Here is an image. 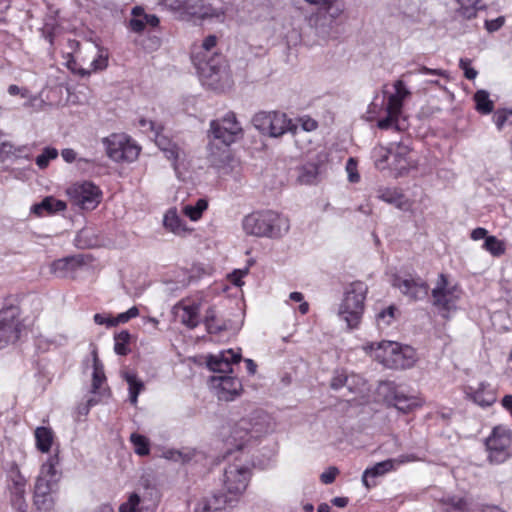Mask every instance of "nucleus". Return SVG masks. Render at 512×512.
<instances>
[{
	"mask_svg": "<svg viewBox=\"0 0 512 512\" xmlns=\"http://www.w3.org/2000/svg\"><path fill=\"white\" fill-rule=\"evenodd\" d=\"M318 174V168L316 165H305L303 166L298 179L301 183L311 184L316 180Z\"/></svg>",
	"mask_w": 512,
	"mask_h": 512,
	"instance_id": "37998d69",
	"label": "nucleus"
},
{
	"mask_svg": "<svg viewBox=\"0 0 512 512\" xmlns=\"http://www.w3.org/2000/svg\"><path fill=\"white\" fill-rule=\"evenodd\" d=\"M217 37L215 35L207 36L202 43V49L204 50L203 57L208 56V53L216 46Z\"/></svg>",
	"mask_w": 512,
	"mask_h": 512,
	"instance_id": "bf43d9fd",
	"label": "nucleus"
},
{
	"mask_svg": "<svg viewBox=\"0 0 512 512\" xmlns=\"http://www.w3.org/2000/svg\"><path fill=\"white\" fill-rule=\"evenodd\" d=\"M58 463L57 455L50 456L42 464L40 473L36 478L33 502L40 512H51L54 508L55 500L52 494L56 492L61 478V474L56 470Z\"/></svg>",
	"mask_w": 512,
	"mask_h": 512,
	"instance_id": "f257e3e1",
	"label": "nucleus"
},
{
	"mask_svg": "<svg viewBox=\"0 0 512 512\" xmlns=\"http://www.w3.org/2000/svg\"><path fill=\"white\" fill-rule=\"evenodd\" d=\"M0 152L5 154H12L15 157L30 158V148L28 146L14 147L12 144L3 142L0 144Z\"/></svg>",
	"mask_w": 512,
	"mask_h": 512,
	"instance_id": "a19ab883",
	"label": "nucleus"
},
{
	"mask_svg": "<svg viewBox=\"0 0 512 512\" xmlns=\"http://www.w3.org/2000/svg\"><path fill=\"white\" fill-rule=\"evenodd\" d=\"M397 118L398 116L390 115L389 113H387V116L383 119H380L377 125L380 129H389L395 125V128L397 129V125L395 124Z\"/></svg>",
	"mask_w": 512,
	"mask_h": 512,
	"instance_id": "13d9d810",
	"label": "nucleus"
},
{
	"mask_svg": "<svg viewBox=\"0 0 512 512\" xmlns=\"http://www.w3.org/2000/svg\"><path fill=\"white\" fill-rule=\"evenodd\" d=\"M248 273V269L244 270H234L230 275L231 282L236 286H241L243 284L242 277Z\"/></svg>",
	"mask_w": 512,
	"mask_h": 512,
	"instance_id": "774afa93",
	"label": "nucleus"
},
{
	"mask_svg": "<svg viewBox=\"0 0 512 512\" xmlns=\"http://www.w3.org/2000/svg\"><path fill=\"white\" fill-rule=\"evenodd\" d=\"M123 378L129 386V400L131 404L135 405L138 401V396L144 389V383L138 379L137 375L130 371L123 372Z\"/></svg>",
	"mask_w": 512,
	"mask_h": 512,
	"instance_id": "c85d7f7f",
	"label": "nucleus"
},
{
	"mask_svg": "<svg viewBox=\"0 0 512 512\" xmlns=\"http://www.w3.org/2000/svg\"><path fill=\"white\" fill-rule=\"evenodd\" d=\"M68 68L75 74L80 75L81 77H87L91 74V70H87L81 67H78L76 61L72 60L68 62Z\"/></svg>",
	"mask_w": 512,
	"mask_h": 512,
	"instance_id": "338daca9",
	"label": "nucleus"
},
{
	"mask_svg": "<svg viewBox=\"0 0 512 512\" xmlns=\"http://www.w3.org/2000/svg\"><path fill=\"white\" fill-rule=\"evenodd\" d=\"M457 2L458 14L467 20L475 18L479 10L486 9V4L482 0H457Z\"/></svg>",
	"mask_w": 512,
	"mask_h": 512,
	"instance_id": "393cba45",
	"label": "nucleus"
},
{
	"mask_svg": "<svg viewBox=\"0 0 512 512\" xmlns=\"http://www.w3.org/2000/svg\"><path fill=\"white\" fill-rule=\"evenodd\" d=\"M394 88L395 93H393L392 95L397 96L402 100H404V98L410 94L402 80H397L394 83Z\"/></svg>",
	"mask_w": 512,
	"mask_h": 512,
	"instance_id": "e2e57ef3",
	"label": "nucleus"
},
{
	"mask_svg": "<svg viewBox=\"0 0 512 512\" xmlns=\"http://www.w3.org/2000/svg\"><path fill=\"white\" fill-rule=\"evenodd\" d=\"M26 485L16 483V485H9L10 500L12 506L19 512L27 511V502L25 500Z\"/></svg>",
	"mask_w": 512,
	"mask_h": 512,
	"instance_id": "a878e982",
	"label": "nucleus"
},
{
	"mask_svg": "<svg viewBox=\"0 0 512 512\" xmlns=\"http://www.w3.org/2000/svg\"><path fill=\"white\" fill-rule=\"evenodd\" d=\"M252 123L258 131L270 137H279L286 132L295 134L298 129L296 123L278 111H260L253 116Z\"/></svg>",
	"mask_w": 512,
	"mask_h": 512,
	"instance_id": "0eeeda50",
	"label": "nucleus"
},
{
	"mask_svg": "<svg viewBox=\"0 0 512 512\" xmlns=\"http://www.w3.org/2000/svg\"><path fill=\"white\" fill-rule=\"evenodd\" d=\"M461 290L457 285H450L448 276L441 273L435 287L431 291V303L442 316L446 317L450 311L457 307Z\"/></svg>",
	"mask_w": 512,
	"mask_h": 512,
	"instance_id": "1a4fd4ad",
	"label": "nucleus"
},
{
	"mask_svg": "<svg viewBox=\"0 0 512 512\" xmlns=\"http://www.w3.org/2000/svg\"><path fill=\"white\" fill-rule=\"evenodd\" d=\"M470 64L471 61L467 58H461L459 61V66L464 71L465 77L469 80H474L478 73Z\"/></svg>",
	"mask_w": 512,
	"mask_h": 512,
	"instance_id": "603ef678",
	"label": "nucleus"
},
{
	"mask_svg": "<svg viewBox=\"0 0 512 512\" xmlns=\"http://www.w3.org/2000/svg\"><path fill=\"white\" fill-rule=\"evenodd\" d=\"M396 311H397V308L394 305H391L388 308L379 312L376 317L378 325H380L381 322H383L385 325H390L392 320L395 318Z\"/></svg>",
	"mask_w": 512,
	"mask_h": 512,
	"instance_id": "09e8293b",
	"label": "nucleus"
},
{
	"mask_svg": "<svg viewBox=\"0 0 512 512\" xmlns=\"http://www.w3.org/2000/svg\"><path fill=\"white\" fill-rule=\"evenodd\" d=\"M210 382L216 390L219 400L231 401L239 395L242 384L236 377L230 375L212 376Z\"/></svg>",
	"mask_w": 512,
	"mask_h": 512,
	"instance_id": "6ab92c4d",
	"label": "nucleus"
},
{
	"mask_svg": "<svg viewBox=\"0 0 512 512\" xmlns=\"http://www.w3.org/2000/svg\"><path fill=\"white\" fill-rule=\"evenodd\" d=\"M133 18L129 21V28L135 33H141L145 29V20L143 19V8L136 6L132 9Z\"/></svg>",
	"mask_w": 512,
	"mask_h": 512,
	"instance_id": "ea45409f",
	"label": "nucleus"
},
{
	"mask_svg": "<svg viewBox=\"0 0 512 512\" xmlns=\"http://www.w3.org/2000/svg\"><path fill=\"white\" fill-rule=\"evenodd\" d=\"M246 234L256 237H281L289 230V222L273 211L254 212L242 222Z\"/></svg>",
	"mask_w": 512,
	"mask_h": 512,
	"instance_id": "f03ea898",
	"label": "nucleus"
},
{
	"mask_svg": "<svg viewBox=\"0 0 512 512\" xmlns=\"http://www.w3.org/2000/svg\"><path fill=\"white\" fill-rule=\"evenodd\" d=\"M131 334L127 330H122L114 335V351L116 354L125 356L130 352L129 344Z\"/></svg>",
	"mask_w": 512,
	"mask_h": 512,
	"instance_id": "72a5a7b5",
	"label": "nucleus"
},
{
	"mask_svg": "<svg viewBox=\"0 0 512 512\" xmlns=\"http://www.w3.org/2000/svg\"><path fill=\"white\" fill-rule=\"evenodd\" d=\"M488 460L491 464H502L512 455V441L506 432L495 428L486 440Z\"/></svg>",
	"mask_w": 512,
	"mask_h": 512,
	"instance_id": "4468645a",
	"label": "nucleus"
},
{
	"mask_svg": "<svg viewBox=\"0 0 512 512\" xmlns=\"http://www.w3.org/2000/svg\"><path fill=\"white\" fill-rule=\"evenodd\" d=\"M270 429V418L262 410H255L240 419L231 432V439L237 449H242L251 439H256Z\"/></svg>",
	"mask_w": 512,
	"mask_h": 512,
	"instance_id": "39448f33",
	"label": "nucleus"
},
{
	"mask_svg": "<svg viewBox=\"0 0 512 512\" xmlns=\"http://www.w3.org/2000/svg\"><path fill=\"white\" fill-rule=\"evenodd\" d=\"M130 441L134 445L136 454L140 456H146L150 453V445L147 437L138 433H132L130 436Z\"/></svg>",
	"mask_w": 512,
	"mask_h": 512,
	"instance_id": "4c0bfd02",
	"label": "nucleus"
},
{
	"mask_svg": "<svg viewBox=\"0 0 512 512\" xmlns=\"http://www.w3.org/2000/svg\"><path fill=\"white\" fill-rule=\"evenodd\" d=\"M92 356H93V373H92L91 392L97 393L98 390L101 388L102 384L105 382L106 376L104 373V366L98 358L96 348L93 349Z\"/></svg>",
	"mask_w": 512,
	"mask_h": 512,
	"instance_id": "cd10ccee",
	"label": "nucleus"
},
{
	"mask_svg": "<svg viewBox=\"0 0 512 512\" xmlns=\"http://www.w3.org/2000/svg\"><path fill=\"white\" fill-rule=\"evenodd\" d=\"M483 248L494 257H500L505 253L504 242L492 235L486 237Z\"/></svg>",
	"mask_w": 512,
	"mask_h": 512,
	"instance_id": "e433bc0d",
	"label": "nucleus"
},
{
	"mask_svg": "<svg viewBox=\"0 0 512 512\" xmlns=\"http://www.w3.org/2000/svg\"><path fill=\"white\" fill-rule=\"evenodd\" d=\"M107 156L115 162H133L141 148L124 134H111L103 139Z\"/></svg>",
	"mask_w": 512,
	"mask_h": 512,
	"instance_id": "9d476101",
	"label": "nucleus"
},
{
	"mask_svg": "<svg viewBox=\"0 0 512 512\" xmlns=\"http://www.w3.org/2000/svg\"><path fill=\"white\" fill-rule=\"evenodd\" d=\"M76 265L77 262L73 257L58 259L51 264V272L57 277L64 278L74 270Z\"/></svg>",
	"mask_w": 512,
	"mask_h": 512,
	"instance_id": "7c9ffc66",
	"label": "nucleus"
},
{
	"mask_svg": "<svg viewBox=\"0 0 512 512\" xmlns=\"http://www.w3.org/2000/svg\"><path fill=\"white\" fill-rule=\"evenodd\" d=\"M163 225L168 231L178 236L185 235L191 231L177 214L176 209H170L166 212L163 219Z\"/></svg>",
	"mask_w": 512,
	"mask_h": 512,
	"instance_id": "b1692460",
	"label": "nucleus"
},
{
	"mask_svg": "<svg viewBox=\"0 0 512 512\" xmlns=\"http://www.w3.org/2000/svg\"><path fill=\"white\" fill-rule=\"evenodd\" d=\"M241 361V354L232 349L222 351L218 355H209L207 357V367L213 371L226 375L232 372V364Z\"/></svg>",
	"mask_w": 512,
	"mask_h": 512,
	"instance_id": "aec40b11",
	"label": "nucleus"
},
{
	"mask_svg": "<svg viewBox=\"0 0 512 512\" xmlns=\"http://www.w3.org/2000/svg\"><path fill=\"white\" fill-rule=\"evenodd\" d=\"M376 358L387 368L407 369L415 362V352L410 346L383 341L377 344Z\"/></svg>",
	"mask_w": 512,
	"mask_h": 512,
	"instance_id": "423d86ee",
	"label": "nucleus"
},
{
	"mask_svg": "<svg viewBox=\"0 0 512 512\" xmlns=\"http://www.w3.org/2000/svg\"><path fill=\"white\" fill-rule=\"evenodd\" d=\"M392 402L393 406L403 413H408L419 406L418 400L415 397L407 396L400 392L393 393Z\"/></svg>",
	"mask_w": 512,
	"mask_h": 512,
	"instance_id": "c756f323",
	"label": "nucleus"
},
{
	"mask_svg": "<svg viewBox=\"0 0 512 512\" xmlns=\"http://www.w3.org/2000/svg\"><path fill=\"white\" fill-rule=\"evenodd\" d=\"M237 502L235 496L223 490L203 498L197 504L194 512H229Z\"/></svg>",
	"mask_w": 512,
	"mask_h": 512,
	"instance_id": "f3484780",
	"label": "nucleus"
},
{
	"mask_svg": "<svg viewBox=\"0 0 512 512\" xmlns=\"http://www.w3.org/2000/svg\"><path fill=\"white\" fill-rule=\"evenodd\" d=\"M402 106L403 100L399 97L392 94L388 97L386 110L390 115L398 116L401 112Z\"/></svg>",
	"mask_w": 512,
	"mask_h": 512,
	"instance_id": "de8ad7c7",
	"label": "nucleus"
},
{
	"mask_svg": "<svg viewBox=\"0 0 512 512\" xmlns=\"http://www.w3.org/2000/svg\"><path fill=\"white\" fill-rule=\"evenodd\" d=\"M349 377L344 371H336L331 379L330 387L333 390H338L344 386H347L349 390H351L350 385L348 384Z\"/></svg>",
	"mask_w": 512,
	"mask_h": 512,
	"instance_id": "a18cd8bd",
	"label": "nucleus"
},
{
	"mask_svg": "<svg viewBox=\"0 0 512 512\" xmlns=\"http://www.w3.org/2000/svg\"><path fill=\"white\" fill-rule=\"evenodd\" d=\"M416 457L412 454L401 455L397 458L387 459L374 464L372 467L367 468L362 475V482L367 488L374 487L376 485L375 479L381 477L386 473L396 470L400 465L415 461Z\"/></svg>",
	"mask_w": 512,
	"mask_h": 512,
	"instance_id": "2eb2a0df",
	"label": "nucleus"
},
{
	"mask_svg": "<svg viewBox=\"0 0 512 512\" xmlns=\"http://www.w3.org/2000/svg\"><path fill=\"white\" fill-rule=\"evenodd\" d=\"M377 198L380 200L395 205L397 208H403L404 195L396 188L379 187L376 190Z\"/></svg>",
	"mask_w": 512,
	"mask_h": 512,
	"instance_id": "bb28decb",
	"label": "nucleus"
},
{
	"mask_svg": "<svg viewBox=\"0 0 512 512\" xmlns=\"http://www.w3.org/2000/svg\"><path fill=\"white\" fill-rule=\"evenodd\" d=\"M346 170L348 172V179L352 183L359 181L360 176L356 171V161L353 158H349L346 164Z\"/></svg>",
	"mask_w": 512,
	"mask_h": 512,
	"instance_id": "6e6d98bb",
	"label": "nucleus"
},
{
	"mask_svg": "<svg viewBox=\"0 0 512 512\" xmlns=\"http://www.w3.org/2000/svg\"><path fill=\"white\" fill-rule=\"evenodd\" d=\"M391 153V146L389 148L379 147L374 150V155L376 157L375 165L378 169L383 170L387 167H391Z\"/></svg>",
	"mask_w": 512,
	"mask_h": 512,
	"instance_id": "58836bf2",
	"label": "nucleus"
},
{
	"mask_svg": "<svg viewBox=\"0 0 512 512\" xmlns=\"http://www.w3.org/2000/svg\"><path fill=\"white\" fill-rule=\"evenodd\" d=\"M67 195L82 210L95 209L101 200L100 189L88 181L73 184L67 189Z\"/></svg>",
	"mask_w": 512,
	"mask_h": 512,
	"instance_id": "9b49d317",
	"label": "nucleus"
},
{
	"mask_svg": "<svg viewBox=\"0 0 512 512\" xmlns=\"http://www.w3.org/2000/svg\"><path fill=\"white\" fill-rule=\"evenodd\" d=\"M197 69L202 84L212 90L222 92L233 84L228 63L222 54L204 56V60L198 64Z\"/></svg>",
	"mask_w": 512,
	"mask_h": 512,
	"instance_id": "7ed1b4c3",
	"label": "nucleus"
},
{
	"mask_svg": "<svg viewBox=\"0 0 512 512\" xmlns=\"http://www.w3.org/2000/svg\"><path fill=\"white\" fill-rule=\"evenodd\" d=\"M199 304L186 305L182 309L181 322L190 329L195 328L199 321Z\"/></svg>",
	"mask_w": 512,
	"mask_h": 512,
	"instance_id": "473e14b6",
	"label": "nucleus"
},
{
	"mask_svg": "<svg viewBox=\"0 0 512 512\" xmlns=\"http://www.w3.org/2000/svg\"><path fill=\"white\" fill-rule=\"evenodd\" d=\"M179 152H180V148L176 144L173 145L172 147L168 148L167 150L163 151L166 158L173 162V166L175 169H176V162L179 158Z\"/></svg>",
	"mask_w": 512,
	"mask_h": 512,
	"instance_id": "680f3d73",
	"label": "nucleus"
},
{
	"mask_svg": "<svg viewBox=\"0 0 512 512\" xmlns=\"http://www.w3.org/2000/svg\"><path fill=\"white\" fill-rule=\"evenodd\" d=\"M57 156V149L46 147L44 148L43 152L36 157L35 162L40 169H45L49 165V162L57 158Z\"/></svg>",
	"mask_w": 512,
	"mask_h": 512,
	"instance_id": "79ce46f5",
	"label": "nucleus"
},
{
	"mask_svg": "<svg viewBox=\"0 0 512 512\" xmlns=\"http://www.w3.org/2000/svg\"><path fill=\"white\" fill-rule=\"evenodd\" d=\"M140 504V497L137 493H132L127 502L122 503L119 507V512H140L138 506Z\"/></svg>",
	"mask_w": 512,
	"mask_h": 512,
	"instance_id": "49530a36",
	"label": "nucleus"
},
{
	"mask_svg": "<svg viewBox=\"0 0 512 512\" xmlns=\"http://www.w3.org/2000/svg\"><path fill=\"white\" fill-rule=\"evenodd\" d=\"M469 390L467 396L481 407H488L496 401V395L488 384L481 383L476 390L472 391L471 387Z\"/></svg>",
	"mask_w": 512,
	"mask_h": 512,
	"instance_id": "4be33fe9",
	"label": "nucleus"
},
{
	"mask_svg": "<svg viewBox=\"0 0 512 512\" xmlns=\"http://www.w3.org/2000/svg\"><path fill=\"white\" fill-rule=\"evenodd\" d=\"M210 129L213 137L226 146L243 136V129L234 112H228L221 120L211 121Z\"/></svg>",
	"mask_w": 512,
	"mask_h": 512,
	"instance_id": "f8f14e48",
	"label": "nucleus"
},
{
	"mask_svg": "<svg viewBox=\"0 0 512 512\" xmlns=\"http://www.w3.org/2000/svg\"><path fill=\"white\" fill-rule=\"evenodd\" d=\"M476 109L482 114H489L493 111L494 104L489 99V93L485 90H479L474 94Z\"/></svg>",
	"mask_w": 512,
	"mask_h": 512,
	"instance_id": "f704fd0d",
	"label": "nucleus"
},
{
	"mask_svg": "<svg viewBox=\"0 0 512 512\" xmlns=\"http://www.w3.org/2000/svg\"><path fill=\"white\" fill-rule=\"evenodd\" d=\"M20 309L9 298L0 303V349L16 342L21 333Z\"/></svg>",
	"mask_w": 512,
	"mask_h": 512,
	"instance_id": "6e6552de",
	"label": "nucleus"
},
{
	"mask_svg": "<svg viewBox=\"0 0 512 512\" xmlns=\"http://www.w3.org/2000/svg\"><path fill=\"white\" fill-rule=\"evenodd\" d=\"M505 23V17L499 16L493 20H485V28L488 32H496L498 31Z\"/></svg>",
	"mask_w": 512,
	"mask_h": 512,
	"instance_id": "4d7b16f0",
	"label": "nucleus"
},
{
	"mask_svg": "<svg viewBox=\"0 0 512 512\" xmlns=\"http://www.w3.org/2000/svg\"><path fill=\"white\" fill-rule=\"evenodd\" d=\"M9 478L11 480L10 485H16V483H22V485H26V479L21 474L20 469L16 463H12L9 469Z\"/></svg>",
	"mask_w": 512,
	"mask_h": 512,
	"instance_id": "8fccbe9b",
	"label": "nucleus"
},
{
	"mask_svg": "<svg viewBox=\"0 0 512 512\" xmlns=\"http://www.w3.org/2000/svg\"><path fill=\"white\" fill-rule=\"evenodd\" d=\"M250 475L251 471L248 467L236 463L230 464L224 470L223 490L239 500L248 485Z\"/></svg>",
	"mask_w": 512,
	"mask_h": 512,
	"instance_id": "ddd939ff",
	"label": "nucleus"
},
{
	"mask_svg": "<svg viewBox=\"0 0 512 512\" xmlns=\"http://www.w3.org/2000/svg\"><path fill=\"white\" fill-rule=\"evenodd\" d=\"M172 7L200 19L220 18L224 15L223 11L205 4L203 0H174Z\"/></svg>",
	"mask_w": 512,
	"mask_h": 512,
	"instance_id": "a211bd4d",
	"label": "nucleus"
},
{
	"mask_svg": "<svg viewBox=\"0 0 512 512\" xmlns=\"http://www.w3.org/2000/svg\"><path fill=\"white\" fill-rule=\"evenodd\" d=\"M208 208V201L204 198L197 200L195 205H186L183 207V213L192 221H197L201 218L203 212Z\"/></svg>",
	"mask_w": 512,
	"mask_h": 512,
	"instance_id": "c9c22d12",
	"label": "nucleus"
},
{
	"mask_svg": "<svg viewBox=\"0 0 512 512\" xmlns=\"http://www.w3.org/2000/svg\"><path fill=\"white\" fill-rule=\"evenodd\" d=\"M162 130H157L154 133L155 143L161 151L167 150L168 148L175 145L167 136L163 135Z\"/></svg>",
	"mask_w": 512,
	"mask_h": 512,
	"instance_id": "3c124183",
	"label": "nucleus"
},
{
	"mask_svg": "<svg viewBox=\"0 0 512 512\" xmlns=\"http://www.w3.org/2000/svg\"><path fill=\"white\" fill-rule=\"evenodd\" d=\"M36 446L41 452H48L53 442V432L47 427H38L35 430Z\"/></svg>",
	"mask_w": 512,
	"mask_h": 512,
	"instance_id": "2f4dec72",
	"label": "nucleus"
},
{
	"mask_svg": "<svg viewBox=\"0 0 512 512\" xmlns=\"http://www.w3.org/2000/svg\"><path fill=\"white\" fill-rule=\"evenodd\" d=\"M368 286L362 281L351 283L344 292V298L339 306L338 315L345 321L349 329L357 328L361 322L365 308Z\"/></svg>",
	"mask_w": 512,
	"mask_h": 512,
	"instance_id": "20e7f679",
	"label": "nucleus"
},
{
	"mask_svg": "<svg viewBox=\"0 0 512 512\" xmlns=\"http://www.w3.org/2000/svg\"><path fill=\"white\" fill-rule=\"evenodd\" d=\"M66 203L62 200H58L52 196L45 197L40 203L34 204L31 207V211L38 215L43 216L44 212L47 214H53L56 212L64 211L66 209Z\"/></svg>",
	"mask_w": 512,
	"mask_h": 512,
	"instance_id": "5701e85b",
	"label": "nucleus"
},
{
	"mask_svg": "<svg viewBox=\"0 0 512 512\" xmlns=\"http://www.w3.org/2000/svg\"><path fill=\"white\" fill-rule=\"evenodd\" d=\"M139 125L140 127L146 129V130H150L151 132L155 133L157 130H162L163 127L161 124H158L152 120H148V119H145V118H141L139 120Z\"/></svg>",
	"mask_w": 512,
	"mask_h": 512,
	"instance_id": "0e129e2a",
	"label": "nucleus"
},
{
	"mask_svg": "<svg viewBox=\"0 0 512 512\" xmlns=\"http://www.w3.org/2000/svg\"><path fill=\"white\" fill-rule=\"evenodd\" d=\"M338 472L339 471L336 467H330L327 471L321 474L320 479L324 484H331L335 480Z\"/></svg>",
	"mask_w": 512,
	"mask_h": 512,
	"instance_id": "052dcab7",
	"label": "nucleus"
},
{
	"mask_svg": "<svg viewBox=\"0 0 512 512\" xmlns=\"http://www.w3.org/2000/svg\"><path fill=\"white\" fill-rule=\"evenodd\" d=\"M391 148V167L397 170L399 174L408 171L410 166V162L408 161L409 147L399 143L397 145L391 144Z\"/></svg>",
	"mask_w": 512,
	"mask_h": 512,
	"instance_id": "412c9836",
	"label": "nucleus"
},
{
	"mask_svg": "<svg viewBox=\"0 0 512 512\" xmlns=\"http://www.w3.org/2000/svg\"><path fill=\"white\" fill-rule=\"evenodd\" d=\"M94 322L98 325L105 324L107 327H113L117 325V321H115V318H106L104 315L99 313L94 315Z\"/></svg>",
	"mask_w": 512,
	"mask_h": 512,
	"instance_id": "69168bd1",
	"label": "nucleus"
},
{
	"mask_svg": "<svg viewBox=\"0 0 512 512\" xmlns=\"http://www.w3.org/2000/svg\"><path fill=\"white\" fill-rule=\"evenodd\" d=\"M392 285L397 287L401 293L413 301L423 300L428 296L429 285L420 277L417 278H401L395 275Z\"/></svg>",
	"mask_w": 512,
	"mask_h": 512,
	"instance_id": "dca6fc26",
	"label": "nucleus"
},
{
	"mask_svg": "<svg viewBox=\"0 0 512 512\" xmlns=\"http://www.w3.org/2000/svg\"><path fill=\"white\" fill-rule=\"evenodd\" d=\"M139 315V310L136 306L131 307L126 312L120 313L115 318V321H117V324L119 323H126L130 319L135 318Z\"/></svg>",
	"mask_w": 512,
	"mask_h": 512,
	"instance_id": "5fc2aeb1",
	"label": "nucleus"
},
{
	"mask_svg": "<svg viewBox=\"0 0 512 512\" xmlns=\"http://www.w3.org/2000/svg\"><path fill=\"white\" fill-rule=\"evenodd\" d=\"M108 65V56L107 54H103L102 51H100V54L97 58L93 59L91 62V71H101L104 70Z\"/></svg>",
	"mask_w": 512,
	"mask_h": 512,
	"instance_id": "864d4df0",
	"label": "nucleus"
},
{
	"mask_svg": "<svg viewBox=\"0 0 512 512\" xmlns=\"http://www.w3.org/2000/svg\"><path fill=\"white\" fill-rule=\"evenodd\" d=\"M493 119L498 130H502L506 124L512 125V110L497 111L495 112Z\"/></svg>",
	"mask_w": 512,
	"mask_h": 512,
	"instance_id": "c03bdc74",
	"label": "nucleus"
}]
</instances>
